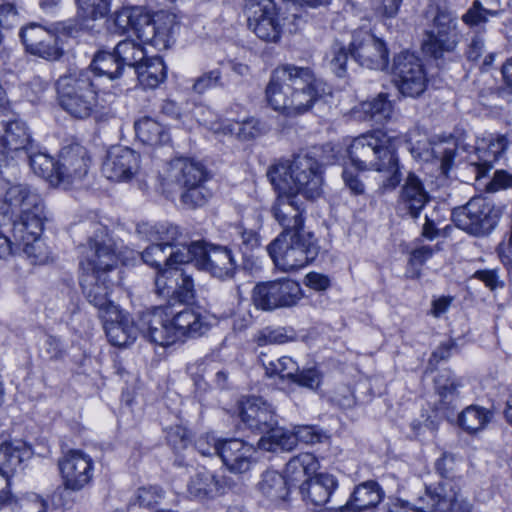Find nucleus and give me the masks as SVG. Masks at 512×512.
<instances>
[{
    "label": "nucleus",
    "mask_w": 512,
    "mask_h": 512,
    "mask_svg": "<svg viewBox=\"0 0 512 512\" xmlns=\"http://www.w3.org/2000/svg\"><path fill=\"white\" fill-rule=\"evenodd\" d=\"M29 164L35 174L56 184L57 162L50 155L42 152L31 154L29 155Z\"/></svg>",
    "instance_id": "8fccbe9b"
},
{
    "label": "nucleus",
    "mask_w": 512,
    "mask_h": 512,
    "mask_svg": "<svg viewBox=\"0 0 512 512\" xmlns=\"http://www.w3.org/2000/svg\"><path fill=\"white\" fill-rule=\"evenodd\" d=\"M61 108L76 119L91 117L98 107V84L91 70H71L56 82Z\"/></svg>",
    "instance_id": "6e6552de"
},
{
    "label": "nucleus",
    "mask_w": 512,
    "mask_h": 512,
    "mask_svg": "<svg viewBox=\"0 0 512 512\" xmlns=\"http://www.w3.org/2000/svg\"><path fill=\"white\" fill-rule=\"evenodd\" d=\"M427 15L432 16V23L425 32L422 50L425 54L437 59L445 52H452L456 48L457 21L450 12L439 7L430 6Z\"/></svg>",
    "instance_id": "f8f14e48"
},
{
    "label": "nucleus",
    "mask_w": 512,
    "mask_h": 512,
    "mask_svg": "<svg viewBox=\"0 0 512 512\" xmlns=\"http://www.w3.org/2000/svg\"><path fill=\"white\" fill-rule=\"evenodd\" d=\"M262 362L267 376H278L281 379H287L291 382L299 370L297 362L288 356L269 360L268 362L262 360Z\"/></svg>",
    "instance_id": "de8ad7c7"
},
{
    "label": "nucleus",
    "mask_w": 512,
    "mask_h": 512,
    "mask_svg": "<svg viewBox=\"0 0 512 512\" xmlns=\"http://www.w3.org/2000/svg\"><path fill=\"white\" fill-rule=\"evenodd\" d=\"M260 448L266 451H290L296 446L294 432L274 426L259 440Z\"/></svg>",
    "instance_id": "c03bdc74"
},
{
    "label": "nucleus",
    "mask_w": 512,
    "mask_h": 512,
    "mask_svg": "<svg viewBox=\"0 0 512 512\" xmlns=\"http://www.w3.org/2000/svg\"><path fill=\"white\" fill-rule=\"evenodd\" d=\"M230 131L243 141L252 140L262 133V127L257 119L250 118L242 122H236Z\"/></svg>",
    "instance_id": "4d7b16f0"
},
{
    "label": "nucleus",
    "mask_w": 512,
    "mask_h": 512,
    "mask_svg": "<svg viewBox=\"0 0 512 512\" xmlns=\"http://www.w3.org/2000/svg\"><path fill=\"white\" fill-rule=\"evenodd\" d=\"M499 13L500 10L484 7L479 0H475L462 16V20L468 26L475 27L486 23L488 16H497Z\"/></svg>",
    "instance_id": "3c124183"
},
{
    "label": "nucleus",
    "mask_w": 512,
    "mask_h": 512,
    "mask_svg": "<svg viewBox=\"0 0 512 512\" xmlns=\"http://www.w3.org/2000/svg\"><path fill=\"white\" fill-rule=\"evenodd\" d=\"M138 80L144 88L153 89L166 78V69L162 58H145L135 69Z\"/></svg>",
    "instance_id": "c9c22d12"
},
{
    "label": "nucleus",
    "mask_w": 512,
    "mask_h": 512,
    "mask_svg": "<svg viewBox=\"0 0 512 512\" xmlns=\"http://www.w3.org/2000/svg\"><path fill=\"white\" fill-rule=\"evenodd\" d=\"M140 155L124 146H113L106 154L102 164V173L112 181L130 180L139 169Z\"/></svg>",
    "instance_id": "a211bd4d"
},
{
    "label": "nucleus",
    "mask_w": 512,
    "mask_h": 512,
    "mask_svg": "<svg viewBox=\"0 0 512 512\" xmlns=\"http://www.w3.org/2000/svg\"><path fill=\"white\" fill-rule=\"evenodd\" d=\"M221 76L219 69L208 71L195 79L193 90L199 94L204 93L209 88L219 85Z\"/></svg>",
    "instance_id": "680f3d73"
},
{
    "label": "nucleus",
    "mask_w": 512,
    "mask_h": 512,
    "mask_svg": "<svg viewBox=\"0 0 512 512\" xmlns=\"http://www.w3.org/2000/svg\"><path fill=\"white\" fill-rule=\"evenodd\" d=\"M78 15L84 20H99L111 10V0H76Z\"/></svg>",
    "instance_id": "09e8293b"
},
{
    "label": "nucleus",
    "mask_w": 512,
    "mask_h": 512,
    "mask_svg": "<svg viewBox=\"0 0 512 512\" xmlns=\"http://www.w3.org/2000/svg\"><path fill=\"white\" fill-rule=\"evenodd\" d=\"M271 212L283 229L279 235L304 231V208L298 203L297 196L278 192V197L272 206Z\"/></svg>",
    "instance_id": "4be33fe9"
},
{
    "label": "nucleus",
    "mask_w": 512,
    "mask_h": 512,
    "mask_svg": "<svg viewBox=\"0 0 512 512\" xmlns=\"http://www.w3.org/2000/svg\"><path fill=\"white\" fill-rule=\"evenodd\" d=\"M319 467L317 458L311 453H301L291 458L285 467V479L288 485L305 482L313 477Z\"/></svg>",
    "instance_id": "72a5a7b5"
},
{
    "label": "nucleus",
    "mask_w": 512,
    "mask_h": 512,
    "mask_svg": "<svg viewBox=\"0 0 512 512\" xmlns=\"http://www.w3.org/2000/svg\"><path fill=\"white\" fill-rule=\"evenodd\" d=\"M201 247V241L178 243L174 246H171L168 248L167 266L169 268H174V265L187 264L194 261L195 265L199 267Z\"/></svg>",
    "instance_id": "37998d69"
},
{
    "label": "nucleus",
    "mask_w": 512,
    "mask_h": 512,
    "mask_svg": "<svg viewBox=\"0 0 512 512\" xmlns=\"http://www.w3.org/2000/svg\"><path fill=\"white\" fill-rule=\"evenodd\" d=\"M383 497L384 492L377 482L366 481L356 486L350 500L339 509L340 512H374Z\"/></svg>",
    "instance_id": "c756f323"
},
{
    "label": "nucleus",
    "mask_w": 512,
    "mask_h": 512,
    "mask_svg": "<svg viewBox=\"0 0 512 512\" xmlns=\"http://www.w3.org/2000/svg\"><path fill=\"white\" fill-rule=\"evenodd\" d=\"M435 390L439 397L440 410H450L459 397L461 380L451 370H443L435 378Z\"/></svg>",
    "instance_id": "f704fd0d"
},
{
    "label": "nucleus",
    "mask_w": 512,
    "mask_h": 512,
    "mask_svg": "<svg viewBox=\"0 0 512 512\" xmlns=\"http://www.w3.org/2000/svg\"><path fill=\"white\" fill-rule=\"evenodd\" d=\"M322 148L313 147L306 153L296 155L290 162L273 166L268 177L280 193L301 194L306 199L314 200L323 193V165L325 158Z\"/></svg>",
    "instance_id": "20e7f679"
},
{
    "label": "nucleus",
    "mask_w": 512,
    "mask_h": 512,
    "mask_svg": "<svg viewBox=\"0 0 512 512\" xmlns=\"http://www.w3.org/2000/svg\"><path fill=\"white\" fill-rule=\"evenodd\" d=\"M409 150L416 159L439 164L441 173L446 175L450 170L455 156V144L448 141L431 143L426 139L410 143Z\"/></svg>",
    "instance_id": "a878e982"
},
{
    "label": "nucleus",
    "mask_w": 512,
    "mask_h": 512,
    "mask_svg": "<svg viewBox=\"0 0 512 512\" xmlns=\"http://www.w3.org/2000/svg\"><path fill=\"white\" fill-rule=\"evenodd\" d=\"M258 486L262 495L272 502L284 501L289 494L287 480L274 470L264 472Z\"/></svg>",
    "instance_id": "ea45409f"
},
{
    "label": "nucleus",
    "mask_w": 512,
    "mask_h": 512,
    "mask_svg": "<svg viewBox=\"0 0 512 512\" xmlns=\"http://www.w3.org/2000/svg\"><path fill=\"white\" fill-rule=\"evenodd\" d=\"M135 132L138 139L149 145H158L168 141V134L164 127L150 117H143L135 122Z\"/></svg>",
    "instance_id": "79ce46f5"
},
{
    "label": "nucleus",
    "mask_w": 512,
    "mask_h": 512,
    "mask_svg": "<svg viewBox=\"0 0 512 512\" xmlns=\"http://www.w3.org/2000/svg\"><path fill=\"white\" fill-rule=\"evenodd\" d=\"M267 251L276 267L289 272L314 261L319 253V245L313 233L302 231L278 235L267 246Z\"/></svg>",
    "instance_id": "1a4fd4ad"
},
{
    "label": "nucleus",
    "mask_w": 512,
    "mask_h": 512,
    "mask_svg": "<svg viewBox=\"0 0 512 512\" xmlns=\"http://www.w3.org/2000/svg\"><path fill=\"white\" fill-rule=\"evenodd\" d=\"M45 217L34 216L30 222H14L12 235L24 256L33 265H43L50 260V251L41 239Z\"/></svg>",
    "instance_id": "f3484780"
},
{
    "label": "nucleus",
    "mask_w": 512,
    "mask_h": 512,
    "mask_svg": "<svg viewBox=\"0 0 512 512\" xmlns=\"http://www.w3.org/2000/svg\"><path fill=\"white\" fill-rule=\"evenodd\" d=\"M302 298L300 284L289 278L260 282L252 291V302L262 311L290 308L297 305Z\"/></svg>",
    "instance_id": "ddd939ff"
},
{
    "label": "nucleus",
    "mask_w": 512,
    "mask_h": 512,
    "mask_svg": "<svg viewBox=\"0 0 512 512\" xmlns=\"http://www.w3.org/2000/svg\"><path fill=\"white\" fill-rule=\"evenodd\" d=\"M508 145V140L505 135L488 133L481 138L477 139L476 142V153L479 163V169L482 167L488 170L492 167V164L499 159L504 153ZM478 173H482L480 170Z\"/></svg>",
    "instance_id": "473e14b6"
},
{
    "label": "nucleus",
    "mask_w": 512,
    "mask_h": 512,
    "mask_svg": "<svg viewBox=\"0 0 512 512\" xmlns=\"http://www.w3.org/2000/svg\"><path fill=\"white\" fill-rule=\"evenodd\" d=\"M247 23L255 35L265 41L277 43L283 24L274 0H246Z\"/></svg>",
    "instance_id": "4468645a"
},
{
    "label": "nucleus",
    "mask_w": 512,
    "mask_h": 512,
    "mask_svg": "<svg viewBox=\"0 0 512 512\" xmlns=\"http://www.w3.org/2000/svg\"><path fill=\"white\" fill-rule=\"evenodd\" d=\"M358 112L363 114V120H373L380 123L391 117L393 107L391 101L387 98V94L380 93L373 99L360 103Z\"/></svg>",
    "instance_id": "a19ab883"
},
{
    "label": "nucleus",
    "mask_w": 512,
    "mask_h": 512,
    "mask_svg": "<svg viewBox=\"0 0 512 512\" xmlns=\"http://www.w3.org/2000/svg\"><path fill=\"white\" fill-rule=\"evenodd\" d=\"M296 334L289 327H264L254 335V342L258 346L284 344L295 340Z\"/></svg>",
    "instance_id": "49530a36"
},
{
    "label": "nucleus",
    "mask_w": 512,
    "mask_h": 512,
    "mask_svg": "<svg viewBox=\"0 0 512 512\" xmlns=\"http://www.w3.org/2000/svg\"><path fill=\"white\" fill-rule=\"evenodd\" d=\"M198 268L224 280L234 277L238 265L229 247L202 242Z\"/></svg>",
    "instance_id": "aec40b11"
},
{
    "label": "nucleus",
    "mask_w": 512,
    "mask_h": 512,
    "mask_svg": "<svg viewBox=\"0 0 512 512\" xmlns=\"http://www.w3.org/2000/svg\"><path fill=\"white\" fill-rule=\"evenodd\" d=\"M219 489V483L215 475L207 470L195 473L187 484L190 497L198 500L212 498Z\"/></svg>",
    "instance_id": "58836bf2"
},
{
    "label": "nucleus",
    "mask_w": 512,
    "mask_h": 512,
    "mask_svg": "<svg viewBox=\"0 0 512 512\" xmlns=\"http://www.w3.org/2000/svg\"><path fill=\"white\" fill-rule=\"evenodd\" d=\"M101 318L104 321V329L109 342L114 346H126L132 343L139 328H137L128 315L117 307V313H106Z\"/></svg>",
    "instance_id": "c85d7f7f"
},
{
    "label": "nucleus",
    "mask_w": 512,
    "mask_h": 512,
    "mask_svg": "<svg viewBox=\"0 0 512 512\" xmlns=\"http://www.w3.org/2000/svg\"><path fill=\"white\" fill-rule=\"evenodd\" d=\"M348 53L343 45L334 43L331 48L330 68L340 78L346 75Z\"/></svg>",
    "instance_id": "bf43d9fd"
},
{
    "label": "nucleus",
    "mask_w": 512,
    "mask_h": 512,
    "mask_svg": "<svg viewBox=\"0 0 512 512\" xmlns=\"http://www.w3.org/2000/svg\"><path fill=\"white\" fill-rule=\"evenodd\" d=\"M175 292L182 302H188L194 298V281L190 275L177 269L175 276Z\"/></svg>",
    "instance_id": "13d9d810"
},
{
    "label": "nucleus",
    "mask_w": 512,
    "mask_h": 512,
    "mask_svg": "<svg viewBox=\"0 0 512 512\" xmlns=\"http://www.w3.org/2000/svg\"><path fill=\"white\" fill-rule=\"evenodd\" d=\"M114 51L123 67L128 66L136 69L137 66L146 58V52L143 45L131 39L119 42Z\"/></svg>",
    "instance_id": "a18cd8bd"
},
{
    "label": "nucleus",
    "mask_w": 512,
    "mask_h": 512,
    "mask_svg": "<svg viewBox=\"0 0 512 512\" xmlns=\"http://www.w3.org/2000/svg\"><path fill=\"white\" fill-rule=\"evenodd\" d=\"M9 206L19 207L21 214L16 222H30L34 216L44 217V206L38 194L27 186L14 184L6 189L5 200Z\"/></svg>",
    "instance_id": "bb28decb"
},
{
    "label": "nucleus",
    "mask_w": 512,
    "mask_h": 512,
    "mask_svg": "<svg viewBox=\"0 0 512 512\" xmlns=\"http://www.w3.org/2000/svg\"><path fill=\"white\" fill-rule=\"evenodd\" d=\"M177 268H169L168 266L158 269L155 278V291L159 296H169L175 292V276Z\"/></svg>",
    "instance_id": "6e6d98bb"
},
{
    "label": "nucleus",
    "mask_w": 512,
    "mask_h": 512,
    "mask_svg": "<svg viewBox=\"0 0 512 512\" xmlns=\"http://www.w3.org/2000/svg\"><path fill=\"white\" fill-rule=\"evenodd\" d=\"M321 381L322 375L316 368H308L303 369L300 372L298 371L295 378L292 380L293 383L311 390H316L320 386Z\"/></svg>",
    "instance_id": "052dcab7"
},
{
    "label": "nucleus",
    "mask_w": 512,
    "mask_h": 512,
    "mask_svg": "<svg viewBox=\"0 0 512 512\" xmlns=\"http://www.w3.org/2000/svg\"><path fill=\"white\" fill-rule=\"evenodd\" d=\"M143 261L158 269H162L167 266L168 261V246L161 243L152 244L142 252Z\"/></svg>",
    "instance_id": "864d4df0"
},
{
    "label": "nucleus",
    "mask_w": 512,
    "mask_h": 512,
    "mask_svg": "<svg viewBox=\"0 0 512 512\" xmlns=\"http://www.w3.org/2000/svg\"><path fill=\"white\" fill-rule=\"evenodd\" d=\"M57 464L63 490L54 493L53 502L57 506H64L60 499L64 492H80L91 485L95 465L92 457L80 449L67 450L58 459Z\"/></svg>",
    "instance_id": "9d476101"
},
{
    "label": "nucleus",
    "mask_w": 512,
    "mask_h": 512,
    "mask_svg": "<svg viewBox=\"0 0 512 512\" xmlns=\"http://www.w3.org/2000/svg\"><path fill=\"white\" fill-rule=\"evenodd\" d=\"M164 497L163 490L158 486L143 487L138 490V501L141 506L150 508L158 504Z\"/></svg>",
    "instance_id": "e2e57ef3"
},
{
    "label": "nucleus",
    "mask_w": 512,
    "mask_h": 512,
    "mask_svg": "<svg viewBox=\"0 0 512 512\" xmlns=\"http://www.w3.org/2000/svg\"><path fill=\"white\" fill-rule=\"evenodd\" d=\"M206 179L205 167L198 161L179 157L169 163L166 177L168 185H175L182 189L204 183Z\"/></svg>",
    "instance_id": "cd10ccee"
},
{
    "label": "nucleus",
    "mask_w": 512,
    "mask_h": 512,
    "mask_svg": "<svg viewBox=\"0 0 512 512\" xmlns=\"http://www.w3.org/2000/svg\"><path fill=\"white\" fill-rule=\"evenodd\" d=\"M348 154L359 170H375L382 174L383 187L394 189L401 181L398 157L391 138L381 130H375L353 139Z\"/></svg>",
    "instance_id": "423d86ee"
},
{
    "label": "nucleus",
    "mask_w": 512,
    "mask_h": 512,
    "mask_svg": "<svg viewBox=\"0 0 512 512\" xmlns=\"http://www.w3.org/2000/svg\"><path fill=\"white\" fill-rule=\"evenodd\" d=\"M174 16L158 14L156 18L141 6H123L112 15V31L125 35L132 31L142 44L158 50L167 49L172 40Z\"/></svg>",
    "instance_id": "0eeeda50"
},
{
    "label": "nucleus",
    "mask_w": 512,
    "mask_h": 512,
    "mask_svg": "<svg viewBox=\"0 0 512 512\" xmlns=\"http://www.w3.org/2000/svg\"><path fill=\"white\" fill-rule=\"evenodd\" d=\"M435 467L442 480L427 485L414 502L399 498L391 500L386 512H473V504L451 478L455 469L454 456L443 454Z\"/></svg>",
    "instance_id": "7ed1b4c3"
},
{
    "label": "nucleus",
    "mask_w": 512,
    "mask_h": 512,
    "mask_svg": "<svg viewBox=\"0 0 512 512\" xmlns=\"http://www.w3.org/2000/svg\"><path fill=\"white\" fill-rule=\"evenodd\" d=\"M400 199L412 217H417L429 201V194L422 180L414 172L408 173L401 189Z\"/></svg>",
    "instance_id": "2f4dec72"
},
{
    "label": "nucleus",
    "mask_w": 512,
    "mask_h": 512,
    "mask_svg": "<svg viewBox=\"0 0 512 512\" xmlns=\"http://www.w3.org/2000/svg\"><path fill=\"white\" fill-rule=\"evenodd\" d=\"M394 83L401 94L418 97L426 89L427 77L421 59L414 53L401 52L393 59Z\"/></svg>",
    "instance_id": "2eb2a0df"
},
{
    "label": "nucleus",
    "mask_w": 512,
    "mask_h": 512,
    "mask_svg": "<svg viewBox=\"0 0 512 512\" xmlns=\"http://www.w3.org/2000/svg\"><path fill=\"white\" fill-rule=\"evenodd\" d=\"M211 328L209 317L194 309H184L170 316L162 307L142 314L139 330L150 342L169 346L184 338H197Z\"/></svg>",
    "instance_id": "39448f33"
},
{
    "label": "nucleus",
    "mask_w": 512,
    "mask_h": 512,
    "mask_svg": "<svg viewBox=\"0 0 512 512\" xmlns=\"http://www.w3.org/2000/svg\"><path fill=\"white\" fill-rule=\"evenodd\" d=\"M20 451L10 444H5L0 447V473L6 475L9 480V475L16 470L21 464Z\"/></svg>",
    "instance_id": "5fc2aeb1"
},
{
    "label": "nucleus",
    "mask_w": 512,
    "mask_h": 512,
    "mask_svg": "<svg viewBox=\"0 0 512 512\" xmlns=\"http://www.w3.org/2000/svg\"><path fill=\"white\" fill-rule=\"evenodd\" d=\"M182 189L181 203L190 209L203 206L210 196L208 190L204 187V183Z\"/></svg>",
    "instance_id": "603ef678"
},
{
    "label": "nucleus",
    "mask_w": 512,
    "mask_h": 512,
    "mask_svg": "<svg viewBox=\"0 0 512 512\" xmlns=\"http://www.w3.org/2000/svg\"><path fill=\"white\" fill-rule=\"evenodd\" d=\"M4 110L0 107V143L10 152L27 151L32 139L25 122L21 120L5 121Z\"/></svg>",
    "instance_id": "7c9ffc66"
},
{
    "label": "nucleus",
    "mask_w": 512,
    "mask_h": 512,
    "mask_svg": "<svg viewBox=\"0 0 512 512\" xmlns=\"http://www.w3.org/2000/svg\"><path fill=\"white\" fill-rule=\"evenodd\" d=\"M256 449L253 445L238 439H223L219 457L232 473H245L255 463Z\"/></svg>",
    "instance_id": "b1692460"
},
{
    "label": "nucleus",
    "mask_w": 512,
    "mask_h": 512,
    "mask_svg": "<svg viewBox=\"0 0 512 512\" xmlns=\"http://www.w3.org/2000/svg\"><path fill=\"white\" fill-rule=\"evenodd\" d=\"M295 442H303L305 444H313L320 441V434L315 426L301 425L295 427Z\"/></svg>",
    "instance_id": "338daca9"
},
{
    "label": "nucleus",
    "mask_w": 512,
    "mask_h": 512,
    "mask_svg": "<svg viewBox=\"0 0 512 512\" xmlns=\"http://www.w3.org/2000/svg\"><path fill=\"white\" fill-rule=\"evenodd\" d=\"M350 53L361 66L369 69L383 70L388 65V51L384 42L368 33L354 36Z\"/></svg>",
    "instance_id": "412c9836"
},
{
    "label": "nucleus",
    "mask_w": 512,
    "mask_h": 512,
    "mask_svg": "<svg viewBox=\"0 0 512 512\" xmlns=\"http://www.w3.org/2000/svg\"><path fill=\"white\" fill-rule=\"evenodd\" d=\"M85 70H91L93 79L96 81L98 76L116 80L121 77L124 69L115 51L113 53L101 51L94 56L91 64Z\"/></svg>",
    "instance_id": "e433bc0d"
},
{
    "label": "nucleus",
    "mask_w": 512,
    "mask_h": 512,
    "mask_svg": "<svg viewBox=\"0 0 512 512\" xmlns=\"http://www.w3.org/2000/svg\"><path fill=\"white\" fill-rule=\"evenodd\" d=\"M20 38L25 50L32 55L46 60H57L62 56L56 34L39 24L31 23L22 28Z\"/></svg>",
    "instance_id": "6ab92c4d"
},
{
    "label": "nucleus",
    "mask_w": 512,
    "mask_h": 512,
    "mask_svg": "<svg viewBox=\"0 0 512 512\" xmlns=\"http://www.w3.org/2000/svg\"><path fill=\"white\" fill-rule=\"evenodd\" d=\"M500 217L501 210L484 197H474L452 211L455 225L475 236L489 234L497 226Z\"/></svg>",
    "instance_id": "9b49d317"
},
{
    "label": "nucleus",
    "mask_w": 512,
    "mask_h": 512,
    "mask_svg": "<svg viewBox=\"0 0 512 512\" xmlns=\"http://www.w3.org/2000/svg\"><path fill=\"white\" fill-rule=\"evenodd\" d=\"M338 485V479L333 474L318 473L301 483L299 491L305 503L321 507L332 502Z\"/></svg>",
    "instance_id": "393cba45"
},
{
    "label": "nucleus",
    "mask_w": 512,
    "mask_h": 512,
    "mask_svg": "<svg viewBox=\"0 0 512 512\" xmlns=\"http://www.w3.org/2000/svg\"><path fill=\"white\" fill-rule=\"evenodd\" d=\"M493 419V412L478 405L466 407L458 416L459 426L469 434L482 431Z\"/></svg>",
    "instance_id": "4c0bfd02"
},
{
    "label": "nucleus",
    "mask_w": 512,
    "mask_h": 512,
    "mask_svg": "<svg viewBox=\"0 0 512 512\" xmlns=\"http://www.w3.org/2000/svg\"><path fill=\"white\" fill-rule=\"evenodd\" d=\"M81 287L90 304L98 309L100 317L117 313V305L109 299L111 284L106 273L117 264L112 239L103 227L98 226L86 245L80 247Z\"/></svg>",
    "instance_id": "f257e3e1"
},
{
    "label": "nucleus",
    "mask_w": 512,
    "mask_h": 512,
    "mask_svg": "<svg viewBox=\"0 0 512 512\" xmlns=\"http://www.w3.org/2000/svg\"><path fill=\"white\" fill-rule=\"evenodd\" d=\"M318 85L309 67L284 64L272 71L265 91L266 99L275 111L297 116L313 106L319 95Z\"/></svg>",
    "instance_id": "f03ea898"
},
{
    "label": "nucleus",
    "mask_w": 512,
    "mask_h": 512,
    "mask_svg": "<svg viewBox=\"0 0 512 512\" xmlns=\"http://www.w3.org/2000/svg\"><path fill=\"white\" fill-rule=\"evenodd\" d=\"M42 355L47 359H58L63 354L61 341L54 336H47L41 348Z\"/></svg>",
    "instance_id": "774afa93"
},
{
    "label": "nucleus",
    "mask_w": 512,
    "mask_h": 512,
    "mask_svg": "<svg viewBox=\"0 0 512 512\" xmlns=\"http://www.w3.org/2000/svg\"><path fill=\"white\" fill-rule=\"evenodd\" d=\"M220 445H222V440H217L209 434L199 437L195 443L196 449L203 456H219Z\"/></svg>",
    "instance_id": "69168bd1"
},
{
    "label": "nucleus",
    "mask_w": 512,
    "mask_h": 512,
    "mask_svg": "<svg viewBox=\"0 0 512 512\" xmlns=\"http://www.w3.org/2000/svg\"><path fill=\"white\" fill-rule=\"evenodd\" d=\"M240 418L249 429L261 433L277 425L274 408L260 397H249L241 403Z\"/></svg>",
    "instance_id": "5701e85b"
},
{
    "label": "nucleus",
    "mask_w": 512,
    "mask_h": 512,
    "mask_svg": "<svg viewBox=\"0 0 512 512\" xmlns=\"http://www.w3.org/2000/svg\"><path fill=\"white\" fill-rule=\"evenodd\" d=\"M92 159L88 150L80 144L61 149L56 166V185L68 189L81 183L88 175Z\"/></svg>",
    "instance_id": "dca6fc26"
},
{
    "label": "nucleus",
    "mask_w": 512,
    "mask_h": 512,
    "mask_svg": "<svg viewBox=\"0 0 512 512\" xmlns=\"http://www.w3.org/2000/svg\"><path fill=\"white\" fill-rule=\"evenodd\" d=\"M18 173V165L13 157H9L5 151H0V177L10 184L16 180Z\"/></svg>",
    "instance_id": "0e129e2a"
}]
</instances>
